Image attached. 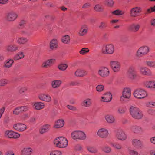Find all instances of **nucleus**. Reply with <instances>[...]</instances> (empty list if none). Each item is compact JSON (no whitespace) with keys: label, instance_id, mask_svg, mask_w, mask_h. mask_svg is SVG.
I'll use <instances>...</instances> for the list:
<instances>
[{"label":"nucleus","instance_id":"45","mask_svg":"<svg viewBox=\"0 0 155 155\" xmlns=\"http://www.w3.org/2000/svg\"><path fill=\"white\" fill-rule=\"evenodd\" d=\"M94 9L95 11L97 12H102L104 10L102 6L98 4L95 5L94 7Z\"/></svg>","mask_w":155,"mask_h":155},{"label":"nucleus","instance_id":"15","mask_svg":"<svg viewBox=\"0 0 155 155\" xmlns=\"http://www.w3.org/2000/svg\"><path fill=\"white\" fill-rule=\"evenodd\" d=\"M98 74L100 77L103 78H106L109 76L110 71L107 68L103 67L98 70Z\"/></svg>","mask_w":155,"mask_h":155},{"label":"nucleus","instance_id":"18","mask_svg":"<svg viewBox=\"0 0 155 155\" xmlns=\"http://www.w3.org/2000/svg\"><path fill=\"white\" fill-rule=\"evenodd\" d=\"M110 65L114 72H117L120 71L121 64L119 62L116 61H112L110 62Z\"/></svg>","mask_w":155,"mask_h":155},{"label":"nucleus","instance_id":"20","mask_svg":"<svg viewBox=\"0 0 155 155\" xmlns=\"http://www.w3.org/2000/svg\"><path fill=\"white\" fill-rule=\"evenodd\" d=\"M88 27L87 25L84 24L81 25L78 30V34L80 36L85 35L88 33Z\"/></svg>","mask_w":155,"mask_h":155},{"label":"nucleus","instance_id":"38","mask_svg":"<svg viewBox=\"0 0 155 155\" xmlns=\"http://www.w3.org/2000/svg\"><path fill=\"white\" fill-rule=\"evenodd\" d=\"M14 63V61L12 59H8L4 63V67L5 68H9L12 66Z\"/></svg>","mask_w":155,"mask_h":155},{"label":"nucleus","instance_id":"5","mask_svg":"<svg viewBox=\"0 0 155 155\" xmlns=\"http://www.w3.org/2000/svg\"><path fill=\"white\" fill-rule=\"evenodd\" d=\"M135 97L138 99H143L146 98L147 96L146 91L144 89L140 88L136 89L134 93Z\"/></svg>","mask_w":155,"mask_h":155},{"label":"nucleus","instance_id":"30","mask_svg":"<svg viewBox=\"0 0 155 155\" xmlns=\"http://www.w3.org/2000/svg\"><path fill=\"white\" fill-rule=\"evenodd\" d=\"M62 83V81L60 80H55L52 81L51 86L53 89H56L59 87Z\"/></svg>","mask_w":155,"mask_h":155},{"label":"nucleus","instance_id":"61","mask_svg":"<svg viewBox=\"0 0 155 155\" xmlns=\"http://www.w3.org/2000/svg\"><path fill=\"white\" fill-rule=\"evenodd\" d=\"M5 155H15L14 153L12 150H9L6 151Z\"/></svg>","mask_w":155,"mask_h":155},{"label":"nucleus","instance_id":"36","mask_svg":"<svg viewBox=\"0 0 155 155\" xmlns=\"http://www.w3.org/2000/svg\"><path fill=\"white\" fill-rule=\"evenodd\" d=\"M101 151L104 153H111L112 149L111 147L107 145L103 146L101 148Z\"/></svg>","mask_w":155,"mask_h":155},{"label":"nucleus","instance_id":"54","mask_svg":"<svg viewBox=\"0 0 155 155\" xmlns=\"http://www.w3.org/2000/svg\"><path fill=\"white\" fill-rule=\"evenodd\" d=\"M112 146L117 150H120L122 148V146L119 143H114L112 144Z\"/></svg>","mask_w":155,"mask_h":155},{"label":"nucleus","instance_id":"31","mask_svg":"<svg viewBox=\"0 0 155 155\" xmlns=\"http://www.w3.org/2000/svg\"><path fill=\"white\" fill-rule=\"evenodd\" d=\"M33 107L36 110H40L44 107V104L41 102H35L33 103Z\"/></svg>","mask_w":155,"mask_h":155},{"label":"nucleus","instance_id":"63","mask_svg":"<svg viewBox=\"0 0 155 155\" xmlns=\"http://www.w3.org/2000/svg\"><path fill=\"white\" fill-rule=\"evenodd\" d=\"M90 5H91L89 3H87L83 5L82 8H87L90 7Z\"/></svg>","mask_w":155,"mask_h":155},{"label":"nucleus","instance_id":"13","mask_svg":"<svg viewBox=\"0 0 155 155\" xmlns=\"http://www.w3.org/2000/svg\"><path fill=\"white\" fill-rule=\"evenodd\" d=\"M115 136L117 139L121 141L125 140L127 138V135L125 131L121 129L117 131Z\"/></svg>","mask_w":155,"mask_h":155},{"label":"nucleus","instance_id":"40","mask_svg":"<svg viewBox=\"0 0 155 155\" xmlns=\"http://www.w3.org/2000/svg\"><path fill=\"white\" fill-rule=\"evenodd\" d=\"M24 57L25 54L22 51H20L15 55L14 57V59L15 60H19L23 58Z\"/></svg>","mask_w":155,"mask_h":155},{"label":"nucleus","instance_id":"51","mask_svg":"<svg viewBox=\"0 0 155 155\" xmlns=\"http://www.w3.org/2000/svg\"><path fill=\"white\" fill-rule=\"evenodd\" d=\"M112 13L113 15H123L124 14V12L119 10H116L113 11Z\"/></svg>","mask_w":155,"mask_h":155},{"label":"nucleus","instance_id":"8","mask_svg":"<svg viewBox=\"0 0 155 155\" xmlns=\"http://www.w3.org/2000/svg\"><path fill=\"white\" fill-rule=\"evenodd\" d=\"M97 135L99 137L106 139L109 135V132L107 129L105 127H102L99 128L97 133Z\"/></svg>","mask_w":155,"mask_h":155},{"label":"nucleus","instance_id":"48","mask_svg":"<svg viewBox=\"0 0 155 155\" xmlns=\"http://www.w3.org/2000/svg\"><path fill=\"white\" fill-rule=\"evenodd\" d=\"M147 66L149 67H155V61H148L145 62Z\"/></svg>","mask_w":155,"mask_h":155},{"label":"nucleus","instance_id":"7","mask_svg":"<svg viewBox=\"0 0 155 155\" xmlns=\"http://www.w3.org/2000/svg\"><path fill=\"white\" fill-rule=\"evenodd\" d=\"M131 93V90L129 88H124L122 91V95L120 98V101H124L129 99L130 97Z\"/></svg>","mask_w":155,"mask_h":155},{"label":"nucleus","instance_id":"55","mask_svg":"<svg viewBox=\"0 0 155 155\" xmlns=\"http://www.w3.org/2000/svg\"><path fill=\"white\" fill-rule=\"evenodd\" d=\"M61 152L58 150H52L49 153V155H61Z\"/></svg>","mask_w":155,"mask_h":155},{"label":"nucleus","instance_id":"37","mask_svg":"<svg viewBox=\"0 0 155 155\" xmlns=\"http://www.w3.org/2000/svg\"><path fill=\"white\" fill-rule=\"evenodd\" d=\"M145 85L147 87L155 88V81H147L145 82Z\"/></svg>","mask_w":155,"mask_h":155},{"label":"nucleus","instance_id":"34","mask_svg":"<svg viewBox=\"0 0 155 155\" xmlns=\"http://www.w3.org/2000/svg\"><path fill=\"white\" fill-rule=\"evenodd\" d=\"M51 128L50 124H45L43 125L39 130V132L41 134H43L48 131Z\"/></svg>","mask_w":155,"mask_h":155},{"label":"nucleus","instance_id":"52","mask_svg":"<svg viewBox=\"0 0 155 155\" xmlns=\"http://www.w3.org/2000/svg\"><path fill=\"white\" fill-rule=\"evenodd\" d=\"M105 4L109 7H112L114 4L113 0H105Z\"/></svg>","mask_w":155,"mask_h":155},{"label":"nucleus","instance_id":"17","mask_svg":"<svg viewBox=\"0 0 155 155\" xmlns=\"http://www.w3.org/2000/svg\"><path fill=\"white\" fill-rule=\"evenodd\" d=\"M139 71L140 74L144 76H151L153 75L151 71L146 67L142 66L140 68Z\"/></svg>","mask_w":155,"mask_h":155},{"label":"nucleus","instance_id":"28","mask_svg":"<svg viewBox=\"0 0 155 155\" xmlns=\"http://www.w3.org/2000/svg\"><path fill=\"white\" fill-rule=\"evenodd\" d=\"M92 103V99L90 98H87L82 101L81 103V105L84 107H87L91 106Z\"/></svg>","mask_w":155,"mask_h":155},{"label":"nucleus","instance_id":"9","mask_svg":"<svg viewBox=\"0 0 155 155\" xmlns=\"http://www.w3.org/2000/svg\"><path fill=\"white\" fill-rule=\"evenodd\" d=\"M18 17V15L15 12L11 11L7 13L6 15L5 19L8 22H12L15 21Z\"/></svg>","mask_w":155,"mask_h":155},{"label":"nucleus","instance_id":"47","mask_svg":"<svg viewBox=\"0 0 155 155\" xmlns=\"http://www.w3.org/2000/svg\"><path fill=\"white\" fill-rule=\"evenodd\" d=\"M9 81L7 79H2L0 80V86H3L9 84Z\"/></svg>","mask_w":155,"mask_h":155},{"label":"nucleus","instance_id":"42","mask_svg":"<svg viewBox=\"0 0 155 155\" xmlns=\"http://www.w3.org/2000/svg\"><path fill=\"white\" fill-rule=\"evenodd\" d=\"M70 38L69 35H66L62 37L61 41L65 44H68L70 42Z\"/></svg>","mask_w":155,"mask_h":155},{"label":"nucleus","instance_id":"2","mask_svg":"<svg viewBox=\"0 0 155 155\" xmlns=\"http://www.w3.org/2000/svg\"><path fill=\"white\" fill-rule=\"evenodd\" d=\"M71 137L74 140H84L87 137L85 133L83 131L80 130L73 131L71 133Z\"/></svg>","mask_w":155,"mask_h":155},{"label":"nucleus","instance_id":"6","mask_svg":"<svg viewBox=\"0 0 155 155\" xmlns=\"http://www.w3.org/2000/svg\"><path fill=\"white\" fill-rule=\"evenodd\" d=\"M150 51L149 47L147 45H143L139 48L136 52V56L141 57L147 55Z\"/></svg>","mask_w":155,"mask_h":155},{"label":"nucleus","instance_id":"21","mask_svg":"<svg viewBox=\"0 0 155 155\" xmlns=\"http://www.w3.org/2000/svg\"><path fill=\"white\" fill-rule=\"evenodd\" d=\"M130 129L131 132L137 134H141L143 133L144 130L143 127L137 125H133L130 126Z\"/></svg>","mask_w":155,"mask_h":155},{"label":"nucleus","instance_id":"12","mask_svg":"<svg viewBox=\"0 0 155 155\" xmlns=\"http://www.w3.org/2000/svg\"><path fill=\"white\" fill-rule=\"evenodd\" d=\"M28 106H22L16 107L13 110V114L15 115H18L22 112H26L30 109Z\"/></svg>","mask_w":155,"mask_h":155},{"label":"nucleus","instance_id":"4","mask_svg":"<svg viewBox=\"0 0 155 155\" xmlns=\"http://www.w3.org/2000/svg\"><path fill=\"white\" fill-rule=\"evenodd\" d=\"M114 49L115 48L113 45L108 44L103 46L101 52L104 54H111L114 53Z\"/></svg>","mask_w":155,"mask_h":155},{"label":"nucleus","instance_id":"46","mask_svg":"<svg viewBox=\"0 0 155 155\" xmlns=\"http://www.w3.org/2000/svg\"><path fill=\"white\" fill-rule=\"evenodd\" d=\"M68 66L67 64H61L58 66V68L61 71H65L68 68Z\"/></svg>","mask_w":155,"mask_h":155},{"label":"nucleus","instance_id":"23","mask_svg":"<svg viewBox=\"0 0 155 155\" xmlns=\"http://www.w3.org/2000/svg\"><path fill=\"white\" fill-rule=\"evenodd\" d=\"M19 49V46L15 44H11L7 45L6 49L8 52H14L18 51Z\"/></svg>","mask_w":155,"mask_h":155},{"label":"nucleus","instance_id":"16","mask_svg":"<svg viewBox=\"0 0 155 155\" xmlns=\"http://www.w3.org/2000/svg\"><path fill=\"white\" fill-rule=\"evenodd\" d=\"M55 59L51 58L44 61L41 64V67L44 68H50L55 62Z\"/></svg>","mask_w":155,"mask_h":155},{"label":"nucleus","instance_id":"32","mask_svg":"<svg viewBox=\"0 0 155 155\" xmlns=\"http://www.w3.org/2000/svg\"><path fill=\"white\" fill-rule=\"evenodd\" d=\"M64 121L63 119H58L55 123L54 127L55 128H60L63 127Z\"/></svg>","mask_w":155,"mask_h":155},{"label":"nucleus","instance_id":"50","mask_svg":"<svg viewBox=\"0 0 155 155\" xmlns=\"http://www.w3.org/2000/svg\"><path fill=\"white\" fill-rule=\"evenodd\" d=\"M117 111L119 114H122L125 113L126 109L124 107H120L118 108Z\"/></svg>","mask_w":155,"mask_h":155},{"label":"nucleus","instance_id":"56","mask_svg":"<svg viewBox=\"0 0 155 155\" xmlns=\"http://www.w3.org/2000/svg\"><path fill=\"white\" fill-rule=\"evenodd\" d=\"M66 107L69 110L72 111H76L77 110V108L75 106L68 105L66 106Z\"/></svg>","mask_w":155,"mask_h":155},{"label":"nucleus","instance_id":"39","mask_svg":"<svg viewBox=\"0 0 155 155\" xmlns=\"http://www.w3.org/2000/svg\"><path fill=\"white\" fill-rule=\"evenodd\" d=\"M87 149L88 152L91 153L95 154L98 152L97 149L93 146H88L87 147Z\"/></svg>","mask_w":155,"mask_h":155},{"label":"nucleus","instance_id":"41","mask_svg":"<svg viewBox=\"0 0 155 155\" xmlns=\"http://www.w3.org/2000/svg\"><path fill=\"white\" fill-rule=\"evenodd\" d=\"M141 143V142L137 139H133L132 141V144L137 149H139L138 147Z\"/></svg>","mask_w":155,"mask_h":155},{"label":"nucleus","instance_id":"44","mask_svg":"<svg viewBox=\"0 0 155 155\" xmlns=\"http://www.w3.org/2000/svg\"><path fill=\"white\" fill-rule=\"evenodd\" d=\"M104 89V85L100 84L97 85L96 87V90L98 92H101L103 91Z\"/></svg>","mask_w":155,"mask_h":155},{"label":"nucleus","instance_id":"58","mask_svg":"<svg viewBox=\"0 0 155 155\" xmlns=\"http://www.w3.org/2000/svg\"><path fill=\"white\" fill-rule=\"evenodd\" d=\"M25 21L22 20L19 22L18 28H23L25 25Z\"/></svg>","mask_w":155,"mask_h":155},{"label":"nucleus","instance_id":"24","mask_svg":"<svg viewBox=\"0 0 155 155\" xmlns=\"http://www.w3.org/2000/svg\"><path fill=\"white\" fill-rule=\"evenodd\" d=\"M104 119L106 122L109 124L114 123L115 121L114 117L111 114H107L104 116Z\"/></svg>","mask_w":155,"mask_h":155},{"label":"nucleus","instance_id":"29","mask_svg":"<svg viewBox=\"0 0 155 155\" xmlns=\"http://www.w3.org/2000/svg\"><path fill=\"white\" fill-rule=\"evenodd\" d=\"M112 96V94L110 93H106L101 97V101L104 102H110L111 100Z\"/></svg>","mask_w":155,"mask_h":155},{"label":"nucleus","instance_id":"64","mask_svg":"<svg viewBox=\"0 0 155 155\" xmlns=\"http://www.w3.org/2000/svg\"><path fill=\"white\" fill-rule=\"evenodd\" d=\"M153 12L152 10V7H150V8H149L146 10L145 14H146L150 13Z\"/></svg>","mask_w":155,"mask_h":155},{"label":"nucleus","instance_id":"26","mask_svg":"<svg viewBox=\"0 0 155 155\" xmlns=\"http://www.w3.org/2000/svg\"><path fill=\"white\" fill-rule=\"evenodd\" d=\"M140 28V25L137 23H133L130 25L129 29L130 30L134 32L138 31Z\"/></svg>","mask_w":155,"mask_h":155},{"label":"nucleus","instance_id":"49","mask_svg":"<svg viewBox=\"0 0 155 155\" xmlns=\"http://www.w3.org/2000/svg\"><path fill=\"white\" fill-rule=\"evenodd\" d=\"M28 90V87H23L20 88L18 90V93L20 94H24Z\"/></svg>","mask_w":155,"mask_h":155},{"label":"nucleus","instance_id":"27","mask_svg":"<svg viewBox=\"0 0 155 155\" xmlns=\"http://www.w3.org/2000/svg\"><path fill=\"white\" fill-rule=\"evenodd\" d=\"M74 74L76 77H83L87 75V72L83 70L78 69L75 72Z\"/></svg>","mask_w":155,"mask_h":155},{"label":"nucleus","instance_id":"33","mask_svg":"<svg viewBox=\"0 0 155 155\" xmlns=\"http://www.w3.org/2000/svg\"><path fill=\"white\" fill-rule=\"evenodd\" d=\"M58 46V41L57 39H54L52 40L50 44V47L51 49H56Z\"/></svg>","mask_w":155,"mask_h":155},{"label":"nucleus","instance_id":"10","mask_svg":"<svg viewBox=\"0 0 155 155\" xmlns=\"http://www.w3.org/2000/svg\"><path fill=\"white\" fill-rule=\"evenodd\" d=\"M5 136L8 138L18 139L20 137V134L16 132H15L11 130H6L4 133Z\"/></svg>","mask_w":155,"mask_h":155},{"label":"nucleus","instance_id":"53","mask_svg":"<svg viewBox=\"0 0 155 155\" xmlns=\"http://www.w3.org/2000/svg\"><path fill=\"white\" fill-rule=\"evenodd\" d=\"M89 51V50L87 48H83L79 51V53L82 55H84Z\"/></svg>","mask_w":155,"mask_h":155},{"label":"nucleus","instance_id":"35","mask_svg":"<svg viewBox=\"0 0 155 155\" xmlns=\"http://www.w3.org/2000/svg\"><path fill=\"white\" fill-rule=\"evenodd\" d=\"M32 151V149L30 147L24 148L21 151V155H30Z\"/></svg>","mask_w":155,"mask_h":155},{"label":"nucleus","instance_id":"14","mask_svg":"<svg viewBox=\"0 0 155 155\" xmlns=\"http://www.w3.org/2000/svg\"><path fill=\"white\" fill-rule=\"evenodd\" d=\"M142 9L139 7H135L131 9L130 11V15L131 17H136L140 15Z\"/></svg>","mask_w":155,"mask_h":155},{"label":"nucleus","instance_id":"60","mask_svg":"<svg viewBox=\"0 0 155 155\" xmlns=\"http://www.w3.org/2000/svg\"><path fill=\"white\" fill-rule=\"evenodd\" d=\"M5 110V108L2 107L0 109V119L1 118Z\"/></svg>","mask_w":155,"mask_h":155},{"label":"nucleus","instance_id":"57","mask_svg":"<svg viewBox=\"0 0 155 155\" xmlns=\"http://www.w3.org/2000/svg\"><path fill=\"white\" fill-rule=\"evenodd\" d=\"M128 152L130 155H138V153L137 151L131 149H129Z\"/></svg>","mask_w":155,"mask_h":155},{"label":"nucleus","instance_id":"19","mask_svg":"<svg viewBox=\"0 0 155 155\" xmlns=\"http://www.w3.org/2000/svg\"><path fill=\"white\" fill-rule=\"evenodd\" d=\"M13 128L19 132H23L27 128V126L21 123H18L13 125Z\"/></svg>","mask_w":155,"mask_h":155},{"label":"nucleus","instance_id":"22","mask_svg":"<svg viewBox=\"0 0 155 155\" xmlns=\"http://www.w3.org/2000/svg\"><path fill=\"white\" fill-rule=\"evenodd\" d=\"M38 97L40 100L46 102H50L52 100L51 96L47 94H40L38 95Z\"/></svg>","mask_w":155,"mask_h":155},{"label":"nucleus","instance_id":"25","mask_svg":"<svg viewBox=\"0 0 155 155\" xmlns=\"http://www.w3.org/2000/svg\"><path fill=\"white\" fill-rule=\"evenodd\" d=\"M29 39L25 37H19L16 39V42L19 45H25L28 42Z\"/></svg>","mask_w":155,"mask_h":155},{"label":"nucleus","instance_id":"1","mask_svg":"<svg viewBox=\"0 0 155 155\" xmlns=\"http://www.w3.org/2000/svg\"><path fill=\"white\" fill-rule=\"evenodd\" d=\"M130 114L133 118L140 120L143 117V112L138 107L135 106H131L129 109Z\"/></svg>","mask_w":155,"mask_h":155},{"label":"nucleus","instance_id":"3","mask_svg":"<svg viewBox=\"0 0 155 155\" xmlns=\"http://www.w3.org/2000/svg\"><path fill=\"white\" fill-rule=\"evenodd\" d=\"M67 140L63 137L56 138L54 140V143L56 147L60 148L66 147L68 144Z\"/></svg>","mask_w":155,"mask_h":155},{"label":"nucleus","instance_id":"43","mask_svg":"<svg viewBox=\"0 0 155 155\" xmlns=\"http://www.w3.org/2000/svg\"><path fill=\"white\" fill-rule=\"evenodd\" d=\"M107 26V23L106 22L102 21L101 22L98 26V28L100 29H103Z\"/></svg>","mask_w":155,"mask_h":155},{"label":"nucleus","instance_id":"11","mask_svg":"<svg viewBox=\"0 0 155 155\" xmlns=\"http://www.w3.org/2000/svg\"><path fill=\"white\" fill-rule=\"evenodd\" d=\"M127 74L128 78L131 80L135 79L137 76L135 68L133 66L129 67L127 71Z\"/></svg>","mask_w":155,"mask_h":155},{"label":"nucleus","instance_id":"62","mask_svg":"<svg viewBox=\"0 0 155 155\" xmlns=\"http://www.w3.org/2000/svg\"><path fill=\"white\" fill-rule=\"evenodd\" d=\"M82 148V147L80 144H78L75 146V149L77 150H81Z\"/></svg>","mask_w":155,"mask_h":155},{"label":"nucleus","instance_id":"59","mask_svg":"<svg viewBox=\"0 0 155 155\" xmlns=\"http://www.w3.org/2000/svg\"><path fill=\"white\" fill-rule=\"evenodd\" d=\"M147 105L150 107H155V102H149Z\"/></svg>","mask_w":155,"mask_h":155}]
</instances>
